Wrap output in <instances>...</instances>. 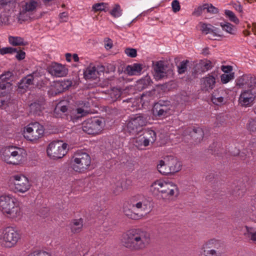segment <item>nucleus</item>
I'll return each instance as SVG.
<instances>
[{
    "mask_svg": "<svg viewBox=\"0 0 256 256\" xmlns=\"http://www.w3.org/2000/svg\"><path fill=\"white\" fill-rule=\"evenodd\" d=\"M122 242L126 248L140 250L146 248L150 242V234L140 228L127 230L122 234Z\"/></svg>",
    "mask_w": 256,
    "mask_h": 256,
    "instance_id": "nucleus-1",
    "label": "nucleus"
},
{
    "mask_svg": "<svg viewBox=\"0 0 256 256\" xmlns=\"http://www.w3.org/2000/svg\"><path fill=\"white\" fill-rule=\"evenodd\" d=\"M129 207L124 208V214L132 220H140L150 211V201L144 196H136L130 200Z\"/></svg>",
    "mask_w": 256,
    "mask_h": 256,
    "instance_id": "nucleus-2",
    "label": "nucleus"
},
{
    "mask_svg": "<svg viewBox=\"0 0 256 256\" xmlns=\"http://www.w3.org/2000/svg\"><path fill=\"white\" fill-rule=\"evenodd\" d=\"M0 210L12 218H20L22 215L20 208L16 204V199L10 195L0 196Z\"/></svg>",
    "mask_w": 256,
    "mask_h": 256,
    "instance_id": "nucleus-3",
    "label": "nucleus"
},
{
    "mask_svg": "<svg viewBox=\"0 0 256 256\" xmlns=\"http://www.w3.org/2000/svg\"><path fill=\"white\" fill-rule=\"evenodd\" d=\"M26 151L20 148L9 146L2 150V158L7 164L18 165L25 160Z\"/></svg>",
    "mask_w": 256,
    "mask_h": 256,
    "instance_id": "nucleus-4",
    "label": "nucleus"
},
{
    "mask_svg": "<svg viewBox=\"0 0 256 256\" xmlns=\"http://www.w3.org/2000/svg\"><path fill=\"white\" fill-rule=\"evenodd\" d=\"M91 158L90 155L83 151L74 152L71 158L70 166L74 172H84L90 166Z\"/></svg>",
    "mask_w": 256,
    "mask_h": 256,
    "instance_id": "nucleus-5",
    "label": "nucleus"
},
{
    "mask_svg": "<svg viewBox=\"0 0 256 256\" xmlns=\"http://www.w3.org/2000/svg\"><path fill=\"white\" fill-rule=\"evenodd\" d=\"M224 250L222 242L216 239L206 242L200 248V256H224Z\"/></svg>",
    "mask_w": 256,
    "mask_h": 256,
    "instance_id": "nucleus-6",
    "label": "nucleus"
},
{
    "mask_svg": "<svg viewBox=\"0 0 256 256\" xmlns=\"http://www.w3.org/2000/svg\"><path fill=\"white\" fill-rule=\"evenodd\" d=\"M148 116L138 114L130 117L126 124L128 132L133 135L138 134L148 122Z\"/></svg>",
    "mask_w": 256,
    "mask_h": 256,
    "instance_id": "nucleus-7",
    "label": "nucleus"
},
{
    "mask_svg": "<svg viewBox=\"0 0 256 256\" xmlns=\"http://www.w3.org/2000/svg\"><path fill=\"white\" fill-rule=\"evenodd\" d=\"M20 238V234L12 227L0 230V240L8 248L14 246Z\"/></svg>",
    "mask_w": 256,
    "mask_h": 256,
    "instance_id": "nucleus-8",
    "label": "nucleus"
},
{
    "mask_svg": "<svg viewBox=\"0 0 256 256\" xmlns=\"http://www.w3.org/2000/svg\"><path fill=\"white\" fill-rule=\"evenodd\" d=\"M44 134V126L38 122L30 124L25 128L24 136L28 140L36 142L41 138Z\"/></svg>",
    "mask_w": 256,
    "mask_h": 256,
    "instance_id": "nucleus-9",
    "label": "nucleus"
},
{
    "mask_svg": "<svg viewBox=\"0 0 256 256\" xmlns=\"http://www.w3.org/2000/svg\"><path fill=\"white\" fill-rule=\"evenodd\" d=\"M67 144L61 142H50L47 148L48 155L54 159L62 158L66 153Z\"/></svg>",
    "mask_w": 256,
    "mask_h": 256,
    "instance_id": "nucleus-10",
    "label": "nucleus"
},
{
    "mask_svg": "<svg viewBox=\"0 0 256 256\" xmlns=\"http://www.w3.org/2000/svg\"><path fill=\"white\" fill-rule=\"evenodd\" d=\"M82 130L89 134H98L102 130L103 123L101 120L98 118H89L82 124Z\"/></svg>",
    "mask_w": 256,
    "mask_h": 256,
    "instance_id": "nucleus-11",
    "label": "nucleus"
},
{
    "mask_svg": "<svg viewBox=\"0 0 256 256\" xmlns=\"http://www.w3.org/2000/svg\"><path fill=\"white\" fill-rule=\"evenodd\" d=\"M256 98V90H244L241 92L238 98V104L242 107H250L254 104Z\"/></svg>",
    "mask_w": 256,
    "mask_h": 256,
    "instance_id": "nucleus-12",
    "label": "nucleus"
},
{
    "mask_svg": "<svg viewBox=\"0 0 256 256\" xmlns=\"http://www.w3.org/2000/svg\"><path fill=\"white\" fill-rule=\"evenodd\" d=\"M14 190L16 192L24 193L30 188L28 178L24 175H14L12 177Z\"/></svg>",
    "mask_w": 256,
    "mask_h": 256,
    "instance_id": "nucleus-13",
    "label": "nucleus"
},
{
    "mask_svg": "<svg viewBox=\"0 0 256 256\" xmlns=\"http://www.w3.org/2000/svg\"><path fill=\"white\" fill-rule=\"evenodd\" d=\"M168 101L160 100L153 107V113L158 117H166L170 114V105Z\"/></svg>",
    "mask_w": 256,
    "mask_h": 256,
    "instance_id": "nucleus-14",
    "label": "nucleus"
},
{
    "mask_svg": "<svg viewBox=\"0 0 256 256\" xmlns=\"http://www.w3.org/2000/svg\"><path fill=\"white\" fill-rule=\"evenodd\" d=\"M154 72V76L156 80H160L167 77L168 66L163 61L156 62L153 66Z\"/></svg>",
    "mask_w": 256,
    "mask_h": 256,
    "instance_id": "nucleus-15",
    "label": "nucleus"
},
{
    "mask_svg": "<svg viewBox=\"0 0 256 256\" xmlns=\"http://www.w3.org/2000/svg\"><path fill=\"white\" fill-rule=\"evenodd\" d=\"M47 69L52 76L56 77L64 76L68 73V70L64 66L56 62L52 63Z\"/></svg>",
    "mask_w": 256,
    "mask_h": 256,
    "instance_id": "nucleus-16",
    "label": "nucleus"
},
{
    "mask_svg": "<svg viewBox=\"0 0 256 256\" xmlns=\"http://www.w3.org/2000/svg\"><path fill=\"white\" fill-rule=\"evenodd\" d=\"M179 194V190L178 186L172 182H164L163 188L162 190V194L166 197H176Z\"/></svg>",
    "mask_w": 256,
    "mask_h": 256,
    "instance_id": "nucleus-17",
    "label": "nucleus"
},
{
    "mask_svg": "<svg viewBox=\"0 0 256 256\" xmlns=\"http://www.w3.org/2000/svg\"><path fill=\"white\" fill-rule=\"evenodd\" d=\"M200 88L202 91H209L213 89L216 84V78L210 74H208L200 80Z\"/></svg>",
    "mask_w": 256,
    "mask_h": 256,
    "instance_id": "nucleus-18",
    "label": "nucleus"
},
{
    "mask_svg": "<svg viewBox=\"0 0 256 256\" xmlns=\"http://www.w3.org/2000/svg\"><path fill=\"white\" fill-rule=\"evenodd\" d=\"M72 84V82L70 80H64L61 82H56L50 88L48 93L51 95H56L70 86Z\"/></svg>",
    "mask_w": 256,
    "mask_h": 256,
    "instance_id": "nucleus-19",
    "label": "nucleus"
},
{
    "mask_svg": "<svg viewBox=\"0 0 256 256\" xmlns=\"http://www.w3.org/2000/svg\"><path fill=\"white\" fill-rule=\"evenodd\" d=\"M38 6L36 2L34 0H28L24 2L22 6V10L19 14V19L23 20L26 18L24 14L26 12H30L34 10Z\"/></svg>",
    "mask_w": 256,
    "mask_h": 256,
    "instance_id": "nucleus-20",
    "label": "nucleus"
},
{
    "mask_svg": "<svg viewBox=\"0 0 256 256\" xmlns=\"http://www.w3.org/2000/svg\"><path fill=\"white\" fill-rule=\"evenodd\" d=\"M166 164L171 174L179 172L182 166V164L176 158L172 156L166 157Z\"/></svg>",
    "mask_w": 256,
    "mask_h": 256,
    "instance_id": "nucleus-21",
    "label": "nucleus"
},
{
    "mask_svg": "<svg viewBox=\"0 0 256 256\" xmlns=\"http://www.w3.org/2000/svg\"><path fill=\"white\" fill-rule=\"evenodd\" d=\"M143 144L144 146H148L150 143H154L156 138V132L152 130H145L143 134Z\"/></svg>",
    "mask_w": 256,
    "mask_h": 256,
    "instance_id": "nucleus-22",
    "label": "nucleus"
},
{
    "mask_svg": "<svg viewBox=\"0 0 256 256\" xmlns=\"http://www.w3.org/2000/svg\"><path fill=\"white\" fill-rule=\"evenodd\" d=\"M42 76V73L36 70L33 72L32 74H28L25 77L23 78L22 80L27 84L28 86L34 84V82H37L38 78Z\"/></svg>",
    "mask_w": 256,
    "mask_h": 256,
    "instance_id": "nucleus-23",
    "label": "nucleus"
},
{
    "mask_svg": "<svg viewBox=\"0 0 256 256\" xmlns=\"http://www.w3.org/2000/svg\"><path fill=\"white\" fill-rule=\"evenodd\" d=\"M186 133H189L192 137L200 142L204 138V133L202 130L199 127H188L186 130Z\"/></svg>",
    "mask_w": 256,
    "mask_h": 256,
    "instance_id": "nucleus-24",
    "label": "nucleus"
},
{
    "mask_svg": "<svg viewBox=\"0 0 256 256\" xmlns=\"http://www.w3.org/2000/svg\"><path fill=\"white\" fill-rule=\"evenodd\" d=\"M84 220L82 218L72 220L70 224L71 232L73 234L80 232L82 229Z\"/></svg>",
    "mask_w": 256,
    "mask_h": 256,
    "instance_id": "nucleus-25",
    "label": "nucleus"
},
{
    "mask_svg": "<svg viewBox=\"0 0 256 256\" xmlns=\"http://www.w3.org/2000/svg\"><path fill=\"white\" fill-rule=\"evenodd\" d=\"M243 234L248 240L256 244V230L254 228L246 226L243 230Z\"/></svg>",
    "mask_w": 256,
    "mask_h": 256,
    "instance_id": "nucleus-26",
    "label": "nucleus"
},
{
    "mask_svg": "<svg viewBox=\"0 0 256 256\" xmlns=\"http://www.w3.org/2000/svg\"><path fill=\"white\" fill-rule=\"evenodd\" d=\"M164 181L158 180L154 182L150 186V191L154 196H158L160 194H162Z\"/></svg>",
    "mask_w": 256,
    "mask_h": 256,
    "instance_id": "nucleus-27",
    "label": "nucleus"
},
{
    "mask_svg": "<svg viewBox=\"0 0 256 256\" xmlns=\"http://www.w3.org/2000/svg\"><path fill=\"white\" fill-rule=\"evenodd\" d=\"M142 70V66L138 64H134L132 65H128L126 68L128 74L130 76L138 74Z\"/></svg>",
    "mask_w": 256,
    "mask_h": 256,
    "instance_id": "nucleus-28",
    "label": "nucleus"
},
{
    "mask_svg": "<svg viewBox=\"0 0 256 256\" xmlns=\"http://www.w3.org/2000/svg\"><path fill=\"white\" fill-rule=\"evenodd\" d=\"M157 168L158 171L164 175L171 174V172H170V170H168V167L166 164V158H164V160L159 161L157 165Z\"/></svg>",
    "mask_w": 256,
    "mask_h": 256,
    "instance_id": "nucleus-29",
    "label": "nucleus"
},
{
    "mask_svg": "<svg viewBox=\"0 0 256 256\" xmlns=\"http://www.w3.org/2000/svg\"><path fill=\"white\" fill-rule=\"evenodd\" d=\"M30 107V112L37 116H40L42 110L44 109V107L42 103L36 102L31 104Z\"/></svg>",
    "mask_w": 256,
    "mask_h": 256,
    "instance_id": "nucleus-30",
    "label": "nucleus"
},
{
    "mask_svg": "<svg viewBox=\"0 0 256 256\" xmlns=\"http://www.w3.org/2000/svg\"><path fill=\"white\" fill-rule=\"evenodd\" d=\"M10 44L14 46H26L28 42H24L23 38L20 36H10L8 37Z\"/></svg>",
    "mask_w": 256,
    "mask_h": 256,
    "instance_id": "nucleus-31",
    "label": "nucleus"
},
{
    "mask_svg": "<svg viewBox=\"0 0 256 256\" xmlns=\"http://www.w3.org/2000/svg\"><path fill=\"white\" fill-rule=\"evenodd\" d=\"M98 72L94 66L88 67L84 72V76L86 79H95L97 77Z\"/></svg>",
    "mask_w": 256,
    "mask_h": 256,
    "instance_id": "nucleus-32",
    "label": "nucleus"
},
{
    "mask_svg": "<svg viewBox=\"0 0 256 256\" xmlns=\"http://www.w3.org/2000/svg\"><path fill=\"white\" fill-rule=\"evenodd\" d=\"M152 82L150 76H146L138 81V86L139 88L142 90L151 85Z\"/></svg>",
    "mask_w": 256,
    "mask_h": 256,
    "instance_id": "nucleus-33",
    "label": "nucleus"
},
{
    "mask_svg": "<svg viewBox=\"0 0 256 256\" xmlns=\"http://www.w3.org/2000/svg\"><path fill=\"white\" fill-rule=\"evenodd\" d=\"M220 26L222 30L231 34H234L236 31V28L230 23L228 22H221Z\"/></svg>",
    "mask_w": 256,
    "mask_h": 256,
    "instance_id": "nucleus-34",
    "label": "nucleus"
},
{
    "mask_svg": "<svg viewBox=\"0 0 256 256\" xmlns=\"http://www.w3.org/2000/svg\"><path fill=\"white\" fill-rule=\"evenodd\" d=\"M122 93L120 89L114 88L109 91L108 95L112 101L115 102L120 98Z\"/></svg>",
    "mask_w": 256,
    "mask_h": 256,
    "instance_id": "nucleus-35",
    "label": "nucleus"
},
{
    "mask_svg": "<svg viewBox=\"0 0 256 256\" xmlns=\"http://www.w3.org/2000/svg\"><path fill=\"white\" fill-rule=\"evenodd\" d=\"M248 74H244L236 80V86L240 88H246L247 84Z\"/></svg>",
    "mask_w": 256,
    "mask_h": 256,
    "instance_id": "nucleus-36",
    "label": "nucleus"
},
{
    "mask_svg": "<svg viewBox=\"0 0 256 256\" xmlns=\"http://www.w3.org/2000/svg\"><path fill=\"white\" fill-rule=\"evenodd\" d=\"M248 78L246 88H248V90H256V76L248 74Z\"/></svg>",
    "mask_w": 256,
    "mask_h": 256,
    "instance_id": "nucleus-37",
    "label": "nucleus"
},
{
    "mask_svg": "<svg viewBox=\"0 0 256 256\" xmlns=\"http://www.w3.org/2000/svg\"><path fill=\"white\" fill-rule=\"evenodd\" d=\"M248 130L251 134L256 132V118H250L246 125Z\"/></svg>",
    "mask_w": 256,
    "mask_h": 256,
    "instance_id": "nucleus-38",
    "label": "nucleus"
},
{
    "mask_svg": "<svg viewBox=\"0 0 256 256\" xmlns=\"http://www.w3.org/2000/svg\"><path fill=\"white\" fill-rule=\"evenodd\" d=\"M224 14L226 17L232 22L238 24L240 22L238 18L236 17L234 12L230 10H226Z\"/></svg>",
    "mask_w": 256,
    "mask_h": 256,
    "instance_id": "nucleus-39",
    "label": "nucleus"
},
{
    "mask_svg": "<svg viewBox=\"0 0 256 256\" xmlns=\"http://www.w3.org/2000/svg\"><path fill=\"white\" fill-rule=\"evenodd\" d=\"M112 192L115 195L120 194L124 190L122 180L117 181L112 186Z\"/></svg>",
    "mask_w": 256,
    "mask_h": 256,
    "instance_id": "nucleus-40",
    "label": "nucleus"
},
{
    "mask_svg": "<svg viewBox=\"0 0 256 256\" xmlns=\"http://www.w3.org/2000/svg\"><path fill=\"white\" fill-rule=\"evenodd\" d=\"M199 26L202 32L206 34L213 32V30L212 28L213 26L210 24L200 22L199 24Z\"/></svg>",
    "mask_w": 256,
    "mask_h": 256,
    "instance_id": "nucleus-41",
    "label": "nucleus"
},
{
    "mask_svg": "<svg viewBox=\"0 0 256 256\" xmlns=\"http://www.w3.org/2000/svg\"><path fill=\"white\" fill-rule=\"evenodd\" d=\"M110 14L114 17L118 18L122 14V10L119 4H116L110 12Z\"/></svg>",
    "mask_w": 256,
    "mask_h": 256,
    "instance_id": "nucleus-42",
    "label": "nucleus"
},
{
    "mask_svg": "<svg viewBox=\"0 0 256 256\" xmlns=\"http://www.w3.org/2000/svg\"><path fill=\"white\" fill-rule=\"evenodd\" d=\"M189 61L188 60H183L178 66V74H182L185 72L187 70L188 64Z\"/></svg>",
    "mask_w": 256,
    "mask_h": 256,
    "instance_id": "nucleus-43",
    "label": "nucleus"
},
{
    "mask_svg": "<svg viewBox=\"0 0 256 256\" xmlns=\"http://www.w3.org/2000/svg\"><path fill=\"white\" fill-rule=\"evenodd\" d=\"M107 4L104 2L96 3L92 6V9L94 12L105 11V8Z\"/></svg>",
    "mask_w": 256,
    "mask_h": 256,
    "instance_id": "nucleus-44",
    "label": "nucleus"
},
{
    "mask_svg": "<svg viewBox=\"0 0 256 256\" xmlns=\"http://www.w3.org/2000/svg\"><path fill=\"white\" fill-rule=\"evenodd\" d=\"M221 81L223 84H226L230 80L234 78V73H230L228 74H222L221 76Z\"/></svg>",
    "mask_w": 256,
    "mask_h": 256,
    "instance_id": "nucleus-45",
    "label": "nucleus"
},
{
    "mask_svg": "<svg viewBox=\"0 0 256 256\" xmlns=\"http://www.w3.org/2000/svg\"><path fill=\"white\" fill-rule=\"evenodd\" d=\"M200 64L201 66L202 71H207L212 68V64L210 60H203L202 61Z\"/></svg>",
    "mask_w": 256,
    "mask_h": 256,
    "instance_id": "nucleus-46",
    "label": "nucleus"
},
{
    "mask_svg": "<svg viewBox=\"0 0 256 256\" xmlns=\"http://www.w3.org/2000/svg\"><path fill=\"white\" fill-rule=\"evenodd\" d=\"M12 76V72H7L0 76V83L6 82L10 80V78Z\"/></svg>",
    "mask_w": 256,
    "mask_h": 256,
    "instance_id": "nucleus-47",
    "label": "nucleus"
},
{
    "mask_svg": "<svg viewBox=\"0 0 256 256\" xmlns=\"http://www.w3.org/2000/svg\"><path fill=\"white\" fill-rule=\"evenodd\" d=\"M212 102L216 105H220L225 102V95H222L220 97L211 98Z\"/></svg>",
    "mask_w": 256,
    "mask_h": 256,
    "instance_id": "nucleus-48",
    "label": "nucleus"
},
{
    "mask_svg": "<svg viewBox=\"0 0 256 256\" xmlns=\"http://www.w3.org/2000/svg\"><path fill=\"white\" fill-rule=\"evenodd\" d=\"M16 52H17V48H14L12 47L3 48L0 50V53L2 54H14Z\"/></svg>",
    "mask_w": 256,
    "mask_h": 256,
    "instance_id": "nucleus-49",
    "label": "nucleus"
},
{
    "mask_svg": "<svg viewBox=\"0 0 256 256\" xmlns=\"http://www.w3.org/2000/svg\"><path fill=\"white\" fill-rule=\"evenodd\" d=\"M204 5L206 6V10L208 12L213 14H216L218 12V8L213 6L212 4H206Z\"/></svg>",
    "mask_w": 256,
    "mask_h": 256,
    "instance_id": "nucleus-50",
    "label": "nucleus"
},
{
    "mask_svg": "<svg viewBox=\"0 0 256 256\" xmlns=\"http://www.w3.org/2000/svg\"><path fill=\"white\" fill-rule=\"evenodd\" d=\"M124 52L130 58H135L137 55L136 50L134 48H126Z\"/></svg>",
    "mask_w": 256,
    "mask_h": 256,
    "instance_id": "nucleus-51",
    "label": "nucleus"
},
{
    "mask_svg": "<svg viewBox=\"0 0 256 256\" xmlns=\"http://www.w3.org/2000/svg\"><path fill=\"white\" fill-rule=\"evenodd\" d=\"M28 86L21 80L18 84V90L21 93L24 92L28 88Z\"/></svg>",
    "mask_w": 256,
    "mask_h": 256,
    "instance_id": "nucleus-52",
    "label": "nucleus"
},
{
    "mask_svg": "<svg viewBox=\"0 0 256 256\" xmlns=\"http://www.w3.org/2000/svg\"><path fill=\"white\" fill-rule=\"evenodd\" d=\"M172 11L174 12H177L180 10V6L178 0H174L172 2Z\"/></svg>",
    "mask_w": 256,
    "mask_h": 256,
    "instance_id": "nucleus-53",
    "label": "nucleus"
},
{
    "mask_svg": "<svg viewBox=\"0 0 256 256\" xmlns=\"http://www.w3.org/2000/svg\"><path fill=\"white\" fill-rule=\"evenodd\" d=\"M206 6L204 5V4L202 6H200L198 7L197 8H195L192 14L194 15L197 16H200L202 14V11L206 10Z\"/></svg>",
    "mask_w": 256,
    "mask_h": 256,
    "instance_id": "nucleus-54",
    "label": "nucleus"
},
{
    "mask_svg": "<svg viewBox=\"0 0 256 256\" xmlns=\"http://www.w3.org/2000/svg\"><path fill=\"white\" fill-rule=\"evenodd\" d=\"M222 95H226V92L222 89L219 88L214 90L211 98L220 97Z\"/></svg>",
    "mask_w": 256,
    "mask_h": 256,
    "instance_id": "nucleus-55",
    "label": "nucleus"
},
{
    "mask_svg": "<svg viewBox=\"0 0 256 256\" xmlns=\"http://www.w3.org/2000/svg\"><path fill=\"white\" fill-rule=\"evenodd\" d=\"M16 58L18 60H22L25 58L26 53L20 49L17 48V52H16Z\"/></svg>",
    "mask_w": 256,
    "mask_h": 256,
    "instance_id": "nucleus-56",
    "label": "nucleus"
},
{
    "mask_svg": "<svg viewBox=\"0 0 256 256\" xmlns=\"http://www.w3.org/2000/svg\"><path fill=\"white\" fill-rule=\"evenodd\" d=\"M155 94V90H153L150 92H146V94H143L142 95V99L146 100L144 99V98H149L148 100H150L151 99H153L154 98V94Z\"/></svg>",
    "mask_w": 256,
    "mask_h": 256,
    "instance_id": "nucleus-57",
    "label": "nucleus"
},
{
    "mask_svg": "<svg viewBox=\"0 0 256 256\" xmlns=\"http://www.w3.org/2000/svg\"><path fill=\"white\" fill-rule=\"evenodd\" d=\"M68 110V108L66 106H62L60 104H59L56 106L54 109V112L57 113L59 110H60L62 112L64 113Z\"/></svg>",
    "mask_w": 256,
    "mask_h": 256,
    "instance_id": "nucleus-58",
    "label": "nucleus"
},
{
    "mask_svg": "<svg viewBox=\"0 0 256 256\" xmlns=\"http://www.w3.org/2000/svg\"><path fill=\"white\" fill-rule=\"evenodd\" d=\"M104 47L108 50L112 48L113 44L112 40L109 38H106L104 40Z\"/></svg>",
    "mask_w": 256,
    "mask_h": 256,
    "instance_id": "nucleus-59",
    "label": "nucleus"
},
{
    "mask_svg": "<svg viewBox=\"0 0 256 256\" xmlns=\"http://www.w3.org/2000/svg\"><path fill=\"white\" fill-rule=\"evenodd\" d=\"M43 250H35L30 251L26 256H40Z\"/></svg>",
    "mask_w": 256,
    "mask_h": 256,
    "instance_id": "nucleus-60",
    "label": "nucleus"
},
{
    "mask_svg": "<svg viewBox=\"0 0 256 256\" xmlns=\"http://www.w3.org/2000/svg\"><path fill=\"white\" fill-rule=\"evenodd\" d=\"M59 18L60 22H66L68 19V14L66 12L60 13Z\"/></svg>",
    "mask_w": 256,
    "mask_h": 256,
    "instance_id": "nucleus-61",
    "label": "nucleus"
},
{
    "mask_svg": "<svg viewBox=\"0 0 256 256\" xmlns=\"http://www.w3.org/2000/svg\"><path fill=\"white\" fill-rule=\"evenodd\" d=\"M135 144L136 147L138 148H142V146H144L143 144V138H140L136 140Z\"/></svg>",
    "mask_w": 256,
    "mask_h": 256,
    "instance_id": "nucleus-62",
    "label": "nucleus"
},
{
    "mask_svg": "<svg viewBox=\"0 0 256 256\" xmlns=\"http://www.w3.org/2000/svg\"><path fill=\"white\" fill-rule=\"evenodd\" d=\"M222 70L226 74H228L232 73V66H222Z\"/></svg>",
    "mask_w": 256,
    "mask_h": 256,
    "instance_id": "nucleus-63",
    "label": "nucleus"
},
{
    "mask_svg": "<svg viewBox=\"0 0 256 256\" xmlns=\"http://www.w3.org/2000/svg\"><path fill=\"white\" fill-rule=\"evenodd\" d=\"M233 7L234 9L240 12H242V8L241 4H234L233 6Z\"/></svg>",
    "mask_w": 256,
    "mask_h": 256,
    "instance_id": "nucleus-64",
    "label": "nucleus"
}]
</instances>
